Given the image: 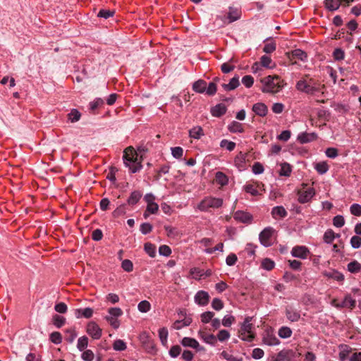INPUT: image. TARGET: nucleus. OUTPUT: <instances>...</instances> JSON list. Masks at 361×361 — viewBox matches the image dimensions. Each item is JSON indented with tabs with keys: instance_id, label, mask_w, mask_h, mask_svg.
Here are the masks:
<instances>
[{
	"instance_id": "2eb2a0df",
	"label": "nucleus",
	"mask_w": 361,
	"mask_h": 361,
	"mask_svg": "<svg viewBox=\"0 0 361 361\" xmlns=\"http://www.w3.org/2000/svg\"><path fill=\"white\" fill-rule=\"evenodd\" d=\"M310 251L305 246H295L291 250V255L295 257L306 259Z\"/></svg>"
},
{
	"instance_id": "5fc2aeb1",
	"label": "nucleus",
	"mask_w": 361,
	"mask_h": 361,
	"mask_svg": "<svg viewBox=\"0 0 361 361\" xmlns=\"http://www.w3.org/2000/svg\"><path fill=\"white\" fill-rule=\"evenodd\" d=\"M224 302L219 298H214L212 302V307L214 310L219 311L224 308Z\"/></svg>"
},
{
	"instance_id": "79ce46f5",
	"label": "nucleus",
	"mask_w": 361,
	"mask_h": 361,
	"mask_svg": "<svg viewBox=\"0 0 361 361\" xmlns=\"http://www.w3.org/2000/svg\"><path fill=\"white\" fill-rule=\"evenodd\" d=\"M315 169L319 174H324L329 170V166L325 161L319 162L316 164Z\"/></svg>"
},
{
	"instance_id": "a211bd4d",
	"label": "nucleus",
	"mask_w": 361,
	"mask_h": 361,
	"mask_svg": "<svg viewBox=\"0 0 361 361\" xmlns=\"http://www.w3.org/2000/svg\"><path fill=\"white\" fill-rule=\"evenodd\" d=\"M252 111L259 116L264 117L268 113L267 105L262 102L256 103L252 106Z\"/></svg>"
},
{
	"instance_id": "473e14b6",
	"label": "nucleus",
	"mask_w": 361,
	"mask_h": 361,
	"mask_svg": "<svg viewBox=\"0 0 361 361\" xmlns=\"http://www.w3.org/2000/svg\"><path fill=\"white\" fill-rule=\"evenodd\" d=\"M361 270V264L356 260H353L348 264V271L350 273H358Z\"/></svg>"
},
{
	"instance_id": "c756f323",
	"label": "nucleus",
	"mask_w": 361,
	"mask_h": 361,
	"mask_svg": "<svg viewBox=\"0 0 361 361\" xmlns=\"http://www.w3.org/2000/svg\"><path fill=\"white\" fill-rule=\"evenodd\" d=\"M203 135V129L200 126H195L189 130L190 137L194 139H200Z\"/></svg>"
},
{
	"instance_id": "393cba45",
	"label": "nucleus",
	"mask_w": 361,
	"mask_h": 361,
	"mask_svg": "<svg viewBox=\"0 0 361 361\" xmlns=\"http://www.w3.org/2000/svg\"><path fill=\"white\" fill-rule=\"evenodd\" d=\"M355 305L356 300L353 299L350 295H347L342 301V305H341L340 306H343V308L347 307L350 310H353V308H355Z\"/></svg>"
},
{
	"instance_id": "09e8293b",
	"label": "nucleus",
	"mask_w": 361,
	"mask_h": 361,
	"mask_svg": "<svg viewBox=\"0 0 361 361\" xmlns=\"http://www.w3.org/2000/svg\"><path fill=\"white\" fill-rule=\"evenodd\" d=\"M49 339L52 343L59 344L62 342V336L61 333L54 331L50 334Z\"/></svg>"
},
{
	"instance_id": "6e6552de",
	"label": "nucleus",
	"mask_w": 361,
	"mask_h": 361,
	"mask_svg": "<svg viewBox=\"0 0 361 361\" xmlns=\"http://www.w3.org/2000/svg\"><path fill=\"white\" fill-rule=\"evenodd\" d=\"M139 340L147 352L152 353L155 350V345L148 333L142 332L139 336Z\"/></svg>"
},
{
	"instance_id": "5701e85b",
	"label": "nucleus",
	"mask_w": 361,
	"mask_h": 361,
	"mask_svg": "<svg viewBox=\"0 0 361 361\" xmlns=\"http://www.w3.org/2000/svg\"><path fill=\"white\" fill-rule=\"evenodd\" d=\"M192 323V319L190 317H185L183 319L176 320L172 325L174 329L179 330L184 326H188Z\"/></svg>"
},
{
	"instance_id": "f03ea898",
	"label": "nucleus",
	"mask_w": 361,
	"mask_h": 361,
	"mask_svg": "<svg viewBox=\"0 0 361 361\" xmlns=\"http://www.w3.org/2000/svg\"><path fill=\"white\" fill-rule=\"evenodd\" d=\"M261 82L263 85L261 90L266 93H277L283 87V81L278 75L267 76L261 79Z\"/></svg>"
},
{
	"instance_id": "3c124183",
	"label": "nucleus",
	"mask_w": 361,
	"mask_h": 361,
	"mask_svg": "<svg viewBox=\"0 0 361 361\" xmlns=\"http://www.w3.org/2000/svg\"><path fill=\"white\" fill-rule=\"evenodd\" d=\"M115 13L114 11L101 9L97 13V17L107 19L112 17Z\"/></svg>"
},
{
	"instance_id": "a878e982",
	"label": "nucleus",
	"mask_w": 361,
	"mask_h": 361,
	"mask_svg": "<svg viewBox=\"0 0 361 361\" xmlns=\"http://www.w3.org/2000/svg\"><path fill=\"white\" fill-rule=\"evenodd\" d=\"M207 82L203 80H198L195 82L192 85V89L194 91L198 93H204L206 90Z\"/></svg>"
},
{
	"instance_id": "864d4df0",
	"label": "nucleus",
	"mask_w": 361,
	"mask_h": 361,
	"mask_svg": "<svg viewBox=\"0 0 361 361\" xmlns=\"http://www.w3.org/2000/svg\"><path fill=\"white\" fill-rule=\"evenodd\" d=\"M164 228L166 231L168 237L175 238L179 235V232L176 228L171 227L170 226H164Z\"/></svg>"
},
{
	"instance_id": "680f3d73",
	"label": "nucleus",
	"mask_w": 361,
	"mask_h": 361,
	"mask_svg": "<svg viewBox=\"0 0 361 361\" xmlns=\"http://www.w3.org/2000/svg\"><path fill=\"white\" fill-rule=\"evenodd\" d=\"M235 319L233 316L226 315L223 318L222 324H223V326H224L226 327H229L232 325L233 323L235 322Z\"/></svg>"
},
{
	"instance_id": "a18cd8bd",
	"label": "nucleus",
	"mask_w": 361,
	"mask_h": 361,
	"mask_svg": "<svg viewBox=\"0 0 361 361\" xmlns=\"http://www.w3.org/2000/svg\"><path fill=\"white\" fill-rule=\"evenodd\" d=\"M292 56L295 59H300L301 61L306 60L307 55L301 49H295L292 51Z\"/></svg>"
},
{
	"instance_id": "f704fd0d",
	"label": "nucleus",
	"mask_w": 361,
	"mask_h": 361,
	"mask_svg": "<svg viewBox=\"0 0 361 361\" xmlns=\"http://www.w3.org/2000/svg\"><path fill=\"white\" fill-rule=\"evenodd\" d=\"M53 324L57 327L61 328L66 323V318L59 314H54L52 317Z\"/></svg>"
},
{
	"instance_id": "f3484780",
	"label": "nucleus",
	"mask_w": 361,
	"mask_h": 361,
	"mask_svg": "<svg viewBox=\"0 0 361 361\" xmlns=\"http://www.w3.org/2000/svg\"><path fill=\"white\" fill-rule=\"evenodd\" d=\"M317 135L315 133H302L298 135V140L301 144L307 143L317 140Z\"/></svg>"
},
{
	"instance_id": "cd10ccee",
	"label": "nucleus",
	"mask_w": 361,
	"mask_h": 361,
	"mask_svg": "<svg viewBox=\"0 0 361 361\" xmlns=\"http://www.w3.org/2000/svg\"><path fill=\"white\" fill-rule=\"evenodd\" d=\"M228 130L231 133H243L244 128L243 124L233 121L231 123V124L228 127Z\"/></svg>"
},
{
	"instance_id": "9b49d317",
	"label": "nucleus",
	"mask_w": 361,
	"mask_h": 361,
	"mask_svg": "<svg viewBox=\"0 0 361 361\" xmlns=\"http://www.w3.org/2000/svg\"><path fill=\"white\" fill-rule=\"evenodd\" d=\"M298 195V202L301 204H304L310 201L315 195V190L313 188H308L305 190H299Z\"/></svg>"
},
{
	"instance_id": "37998d69",
	"label": "nucleus",
	"mask_w": 361,
	"mask_h": 361,
	"mask_svg": "<svg viewBox=\"0 0 361 361\" xmlns=\"http://www.w3.org/2000/svg\"><path fill=\"white\" fill-rule=\"evenodd\" d=\"M126 343L121 339H117L114 342L113 348L117 351H122L126 349Z\"/></svg>"
},
{
	"instance_id": "9d476101",
	"label": "nucleus",
	"mask_w": 361,
	"mask_h": 361,
	"mask_svg": "<svg viewBox=\"0 0 361 361\" xmlns=\"http://www.w3.org/2000/svg\"><path fill=\"white\" fill-rule=\"evenodd\" d=\"M87 333L93 339H99L102 334V330L99 325L94 322H90L86 328Z\"/></svg>"
},
{
	"instance_id": "13d9d810",
	"label": "nucleus",
	"mask_w": 361,
	"mask_h": 361,
	"mask_svg": "<svg viewBox=\"0 0 361 361\" xmlns=\"http://www.w3.org/2000/svg\"><path fill=\"white\" fill-rule=\"evenodd\" d=\"M121 267L127 272H130L133 269V264L130 259H124L121 263Z\"/></svg>"
},
{
	"instance_id": "58836bf2",
	"label": "nucleus",
	"mask_w": 361,
	"mask_h": 361,
	"mask_svg": "<svg viewBox=\"0 0 361 361\" xmlns=\"http://www.w3.org/2000/svg\"><path fill=\"white\" fill-rule=\"evenodd\" d=\"M168 334V330L166 327H162L159 330V337L161 343L164 345H166L167 344Z\"/></svg>"
},
{
	"instance_id": "de8ad7c7",
	"label": "nucleus",
	"mask_w": 361,
	"mask_h": 361,
	"mask_svg": "<svg viewBox=\"0 0 361 361\" xmlns=\"http://www.w3.org/2000/svg\"><path fill=\"white\" fill-rule=\"evenodd\" d=\"M80 116V113L75 109H72L71 111L68 114V119L73 123L79 121Z\"/></svg>"
},
{
	"instance_id": "7ed1b4c3",
	"label": "nucleus",
	"mask_w": 361,
	"mask_h": 361,
	"mask_svg": "<svg viewBox=\"0 0 361 361\" xmlns=\"http://www.w3.org/2000/svg\"><path fill=\"white\" fill-rule=\"evenodd\" d=\"M324 87L319 82L310 78L309 80L302 79L299 80L296 84V88L301 92L310 94H314L320 92Z\"/></svg>"
},
{
	"instance_id": "dca6fc26",
	"label": "nucleus",
	"mask_w": 361,
	"mask_h": 361,
	"mask_svg": "<svg viewBox=\"0 0 361 361\" xmlns=\"http://www.w3.org/2000/svg\"><path fill=\"white\" fill-rule=\"evenodd\" d=\"M93 310L90 307H86L85 309H75L74 310V315L76 318L80 319L82 317L89 319L93 315Z\"/></svg>"
},
{
	"instance_id": "c03bdc74",
	"label": "nucleus",
	"mask_w": 361,
	"mask_h": 361,
	"mask_svg": "<svg viewBox=\"0 0 361 361\" xmlns=\"http://www.w3.org/2000/svg\"><path fill=\"white\" fill-rule=\"evenodd\" d=\"M214 316V313L213 312L207 311L203 312L201 315V322L204 324H207L212 321Z\"/></svg>"
},
{
	"instance_id": "f8f14e48",
	"label": "nucleus",
	"mask_w": 361,
	"mask_h": 361,
	"mask_svg": "<svg viewBox=\"0 0 361 361\" xmlns=\"http://www.w3.org/2000/svg\"><path fill=\"white\" fill-rule=\"evenodd\" d=\"M235 221L243 224H250L252 221V216L246 212L238 210L233 214Z\"/></svg>"
},
{
	"instance_id": "20e7f679",
	"label": "nucleus",
	"mask_w": 361,
	"mask_h": 361,
	"mask_svg": "<svg viewBox=\"0 0 361 361\" xmlns=\"http://www.w3.org/2000/svg\"><path fill=\"white\" fill-rule=\"evenodd\" d=\"M252 317H245L239 330V337L245 341L250 342L255 338V333L252 331L254 325L251 323Z\"/></svg>"
},
{
	"instance_id": "b1692460",
	"label": "nucleus",
	"mask_w": 361,
	"mask_h": 361,
	"mask_svg": "<svg viewBox=\"0 0 361 361\" xmlns=\"http://www.w3.org/2000/svg\"><path fill=\"white\" fill-rule=\"evenodd\" d=\"M239 78L238 76H235L231 79L228 84H223L222 87L225 90L230 91L237 88L239 86Z\"/></svg>"
},
{
	"instance_id": "ddd939ff",
	"label": "nucleus",
	"mask_w": 361,
	"mask_h": 361,
	"mask_svg": "<svg viewBox=\"0 0 361 361\" xmlns=\"http://www.w3.org/2000/svg\"><path fill=\"white\" fill-rule=\"evenodd\" d=\"M209 295L204 290H199L195 295V302L201 306H205L209 303Z\"/></svg>"
},
{
	"instance_id": "c9c22d12",
	"label": "nucleus",
	"mask_w": 361,
	"mask_h": 361,
	"mask_svg": "<svg viewBox=\"0 0 361 361\" xmlns=\"http://www.w3.org/2000/svg\"><path fill=\"white\" fill-rule=\"evenodd\" d=\"M340 235H335V233L331 230H327L324 234V241L326 243H331L336 237H339Z\"/></svg>"
},
{
	"instance_id": "0eeeda50",
	"label": "nucleus",
	"mask_w": 361,
	"mask_h": 361,
	"mask_svg": "<svg viewBox=\"0 0 361 361\" xmlns=\"http://www.w3.org/2000/svg\"><path fill=\"white\" fill-rule=\"evenodd\" d=\"M274 232V228L271 227L265 228L259 233V238L260 243L265 247H269L273 244L272 235Z\"/></svg>"
},
{
	"instance_id": "6e6d98bb",
	"label": "nucleus",
	"mask_w": 361,
	"mask_h": 361,
	"mask_svg": "<svg viewBox=\"0 0 361 361\" xmlns=\"http://www.w3.org/2000/svg\"><path fill=\"white\" fill-rule=\"evenodd\" d=\"M276 43L273 41L267 42L263 48V51L267 54H271L276 50Z\"/></svg>"
},
{
	"instance_id": "412c9836",
	"label": "nucleus",
	"mask_w": 361,
	"mask_h": 361,
	"mask_svg": "<svg viewBox=\"0 0 361 361\" xmlns=\"http://www.w3.org/2000/svg\"><path fill=\"white\" fill-rule=\"evenodd\" d=\"M226 110L227 109L224 104H219L211 109V113L213 116L220 117L226 114Z\"/></svg>"
},
{
	"instance_id": "e2e57ef3",
	"label": "nucleus",
	"mask_w": 361,
	"mask_h": 361,
	"mask_svg": "<svg viewBox=\"0 0 361 361\" xmlns=\"http://www.w3.org/2000/svg\"><path fill=\"white\" fill-rule=\"evenodd\" d=\"M290 173H291L290 166L287 163L283 164L281 165L280 175L285 176H289L290 175Z\"/></svg>"
},
{
	"instance_id": "603ef678",
	"label": "nucleus",
	"mask_w": 361,
	"mask_h": 361,
	"mask_svg": "<svg viewBox=\"0 0 361 361\" xmlns=\"http://www.w3.org/2000/svg\"><path fill=\"white\" fill-rule=\"evenodd\" d=\"M216 337V340L218 339L219 341L223 342L229 338L230 334L227 330L222 329L219 331Z\"/></svg>"
},
{
	"instance_id": "aec40b11",
	"label": "nucleus",
	"mask_w": 361,
	"mask_h": 361,
	"mask_svg": "<svg viewBox=\"0 0 361 361\" xmlns=\"http://www.w3.org/2000/svg\"><path fill=\"white\" fill-rule=\"evenodd\" d=\"M288 213L283 206L274 207L271 210V215L274 219L284 218L287 216Z\"/></svg>"
},
{
	"instance_id": "e433bc0d",
	"label": "nucleus",
	"mask_w": 361,
	"mask_h": 361,
	"mask_svg": "<svg viewBox=\"0 0 361 361\" xmlns=\"http://www.w3.org/2000/svg\"><path fill=\"white\" fill-rule=\"evenodd\" d=\"M145 251L151 257H154L156 255V246L151 243H146L144 245Z\"/></svg>"
},
{
	"instance_id": "4be33fe9",
	"label": "nucleus",
	"mask_w": 361,
	"mask_h": 361,
	"mask_svg": "<svg viewBox=\"0 0 361 361\" xmlns=\"http://www.w3.org/2000/svg\"><path fill=\"white\" fill-rule=\"evenodd\" d=\"M286 316L291 322H298L300 319V312L290 308H286Z\"/></svg>"
},
{
	"instance_id": "423d86ee",
	"label": "nucleus",
	"mask_w": 361,
	"mask_h": 361,
	"mask_svg": "<svg viewBox=\"0 0 361 361\" xmlns=\"http://www.w3.org/2000/svg\"><path fill=\"white\" fill-rule=\"evenodd\" d=\"M240 17V11L237 8H230L229 12L226 15L217 16L216 21L220 19L224 25L233 23Z\"/></svg>"
},
{
	"instance_id": "ea45409f",
	"label": "nucleus",
	"mask_w": 361,
	"mask_h": 361,
	"mask_svg": "<svg viewBox=\"0 0 361 361\" xmlns=\"http://www.w3.org/2000/svg\"><path fill=\"white\" fill-rule=\"evenodd\" d=\"M88 345V338L83 336L78 338L77 348L80 351H83Z\"/></svg>"
},
{
	"instance_id": "49530a36",
	"label": "nucleus",
	"mask_w": 361,
	"mask_h": 361,
	"mask_svg": "<svg viewBox=\"0 0 361 361\" xmlns=\"http://www.w3.org/2000/svg\"><path fill=\"white\" fill-rule=\"evenodd\" d=\"M221 147H224L228 151H233L235 147V143L232 141H228V140H222L220 142Z\"/></svg>"
},
{
	"instance_id": "69168bd1",
	"label": "nucleus",
	"mask_w": 361,
	"mask_h": 361,
	"mask_svg": "<svg viewBox=\"0 0 361 361\" xmlns=\"http://www.w3.org/2000/svg\"><path fill=\"white\" fill-rule=\"evenodd\" d=\"M350 245L355 249L360 247L361 238L358 235H353L350 239Z\"/></svg>"
},
{
	"instance_id": "6ab92c4d",
	"label": "nucleus",
	"mask_w": 361,
	"mask_h": 361,
	"mask_svg": "<svg viewBox=\"0 0 361 361\" xmlns=\"http://www.w3.org/2000/svg\"><path fill=\"white\" fill-rule=\"evenodd\" d=\"M198 335L201 339H202L205 343L215 345L216 343V337L214 334H208L203 331H200L198 332Z\"/></svg>"
},
{
	"instance_id": "338daca9",
	"label": "nucleus",
	"mask_w": 361,
	"mask_h": 361,
	"mask_svg": "<svg viewBox=\"0 0 361 361\" xmlns=\"http://www.w3.org/2000/svg\"><path fill=\"white\" fill-rule=\"evenodd\" d=\"M243 84L247 88L251 87L254 83V78L251 75H245L242 78Z\"/></svg>"
},
{
	"instance_id": "7c9ffc66",
	"label": "nucleus",
	"mask_w": 361,
	"mask_h": 361,
	"mask_svg": "<svg viewBox=\"0 0 361 361\" xmlns=\"http://www.w3.org/2000/svg\"><path fill=\"white\" fill-rule=\"evenodd\" d=\"M77 336L75 328H70L65 331V340L71 343Z\"/></svg>"
},
{
	"instance_id": "0e129e2a",
	"label": "nucleus",
	"mask_w": 361,
	"mask_h": 361,
	"mask_svg": "<svg viewBox=\"0 0 361 361\" xmlns=\"http://www.w3.org/2000/svg\"><path fill=\"white\" fill-rule=\"evenodd\" d=\"M350 213L356 216H361V205L359 204H353L350 208Z\"/></svg>"
},
{
	"instance_id": "39448f33",
	"label": "nucleus",
	"mask_w": 361,
	"mask_h": 361,
	"mask_svg": "<svg viewBox=\"0 0 361 361\" xmlns=\"http://www.w3.org/2000/svg\"><path fill=\"white\" fill-rule=\"evenodd\" d=\"M223 204V199L206 197L198 204L197 208L202 212H208L210 209H218Z\"/></svg>"
},
{
	"instance_id": "bb28decb",
	"label": "nucleus",
	"mask_w": 361,
	"mask_h": 361,
	"mask_svg": "<svg viewBox=\"0 0 361 361\" xmlns=\"http://www.w3.org/2000/svg\"><path fill=\"white\" fill-rule=\"evenodd\" d=\"M141 197H142V193L138 190H135L131 192L127 202H128V204L134 205L139 202Z\"/></svg>"
},
{
	"instance_id": "72a5a7b5",
	"label": "nucleus",
	"mask_w": 361,
	"mask_h": 361,
	"mask_svg": "<svg viewBox=\"0 0 361 361\" xmlns=\"http://www.w3.org/2000/svg\"><path fill=\"white\" fill-rule=\"evenodd\" d=\"M244 190L246 192L251 194L252 196L259 195L257 185L255 183H248L244 186Z\"/></svg>"
},
{
	"instance_id": "1a4fd4ad",
	"label": "nucleus",
	"mask_w": 361,
	"mask_h": 361,
	"mask_svg": "<svg viewBox=\"0 0 361 361\" xmlns=\"http://www.w3.org/2000/svg\"><path fill=\"white\" fill-rule=\"evenodd\" d=\"M262 343L265 345L272 346L280 343V341L274 334V330L270 328L264 331L262 334Z\"/></svg>"
},
{
	"instance_id": "4468645a",
	"label": "nucleus",
	"mask_w": 361,
	"mask_h": 361,
	"mask_svg": "<svg viewBox=\"0 0 361 361\" xmlns=\"http://www.w3.org/2000/svg\"><path fill=\"white\" fill-rule=\"evenodd\" d=\"M181 344L185 347H190L199 351L204 350V348L201 347L197 340L190 337H184L181 341Z\"/></svg>"
},
{
	"instance_id": "c85d7f7f",
	"label": "nucleus",
	"mask_w": 361,
	"mask_h": 361,
	"mask_svg": "<svg viewBox=\"0 0 361 361\" xmlns=\"http://www.w3.org/2000/svg\"><path fill=\"white\" fill-rule=\"evenodd\" d=\"M215 180L216 183L220 185L221 186L226 185L228 182V177L223 172L221 171L216 172L215 176Z\"/></svg>"
},
{
	"instance_id": "f257e3e1",
	"label": "nucleus",
	"mask_w": 361,
	"mask_h": 361,
	"mask_svg": "<svg viewBox=\"0 0 361 361\" xmlns=\"http://www.w3.org/2000/svg\"><path fill=\"white\" fill-rule=\"evenodd\" d=\"M138 155L135 149L130 146L123 152V161L125 165L129 168L131 173H136L142 168L141 160H138Z\"/></svg>"
},
{
	"instance_id": "2f4dec72",
	"label": "nucleus",
	"mask_w": 361,
	"mask_h": 361,
	"mask_svg": "<svg viewBox=\"0 0 361 361\" xmlns=\"http://www.w3.org/2000/svg\"><path fill=\"white\" fill-rule=\"evenodd\" d=\"M293 331L290 327L282 326L279 329L278 334L281 338H288L292 336Z\"/></svg>"
},
{
	"instance_id": "a19ab883",
	"label": "nucleus",
	"mask_w": 361,
	"mask_h": 361,
	"mask_svg": "<svg viewBox=\"0 0 361 361\" xmlns=\"http://www.w3.org/2000/svg\"><path fill=\"white\" fill-rule=\"evenodd\" d=\"M137 309L140 312L145 313L150 310L151 305L149 302H148L147 300H142L140 302H139L137 305Z\"/></svg>"
},
{
	"instance_id": "774afa93",
	"label": "nucleus",
	"mask_w": 361,
	"mask_h": 361,
	"mask_svg": "<svg viewBox=\"0 0 361 361\" xmlns=\"http://www.w3.org/2000/svg\"><path fill=\"white\" fill-rule=\"evenodd\" d=\"M94 357V355L91 350H86L82 354V358L85 361H92Z\"/></svg>"
},
{
	"instance_id": "052dcab7",
	"label": "nucleus",
	"mask_w": 361,
	"mask_h": 361,
	"mask_svg": "<svg viewBox=\"0 0 361 361\" xmlns=\"http://www.w3.org/2000/svg\"><path fill=\"white\" fill-rule=\"evenodd\" d=\"M54 310L60 314H65L68 310V307L66 303L61 302L55 305Z\"/></svg>"
},
{
	"instance_id": "4c0bfd02",
	"label": "nucleus",
	"mask_w": 361,
	"mask_h": 361,
	"mask_svg": "<svg viewBox=\"0 0 361 361\" xmlns=\"http://www.w3.org/2000/svg\"><path fill=\"white\" fill-rule=\"evenodd\" d=\"M275 263L269 258H265L261 263V267L265 270L271 271L274 268Z\"/></svg>"
},
{
	"instance_id": "8fccbe9b",
	"label": "nucleus",
	"mask_w": 361,
	"mask_h": 361,
	"mask_svg": "<svg viewBox=\"0 0 361 361\" xmlns=\"http://www.w3.org/2000/svg\"><path fill=\"white\" fill-rule=\"evenodd\" d=\"M221 355L224 359L228 361H243L242 357H236L226 350L222 351Z\"/></svg>"
},
{
	"instance_id": "bf43d9fd",
	"label": "nucleus",
	"mask_w": 361,
	"mask_h": 361,
	"mask_svg": "<svg viewBox=\"0 0 361 361\" xmlns=\"http://www.w3.org/2000/svg\"><path fill=\"white\" fill-rule=\"evenodd\" d=\"M345 224V220L343 216L341 215H337L334 217L333 219V224L334 226L341 228Z\"/></svg>"
},
{
	"instance_id": "4d7b16f0",
	"label": "nucleus",
	"mask_w": 361,
	"mask_h": 361,
	"mask_svg": "<svg viewBox=\"0 0 361 361\" xmlns=\"http://www.w3.org/2000/svg\"><path fill=\"white\" fill-rule=\"evenodd\" d=\"M217 88L215 82H209V85H207L206 90L204 92H206L207 94L212 96L214 95L216 92Z\"/></svg>"
}]
</instances>
